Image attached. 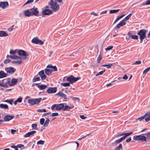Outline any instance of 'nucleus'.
Segmentation results:
<instances>
[{
  "mask_svg": "<svg viewBox=\"0 0 150 150\" xmlns=\"http://www.w3.org/2000/svg\"><path fill=\"white\" fill-rule=\"evenodd\" d=\"M105 70H104L103 71H100L96 75V76H97L100 75H101L102 74L105 72Z\"/></svg>",
  "mask_w": 150,
  "mask_h": 150,
  "instance_id": "47",
  "label": "nucleus"
},
{
  "mask_svg": "<svg viewBox=\"0 0 150 150\" xmlns=\"http://www.w3.org/2000/svg\"><path fill=\"white\" fill-rule=\"evenodd\" d=\"M3 102L8 103L12 105L13 102V99H10V100H3Z\"/></svg>",
  "mask_w": 150,
  "mask_h": 150,
  "instance_id": "36",
  "label": "nucleus"
},
{
  "mask_svg": "<svg viewBox=\"0 0 150 150\" xmlns=\"http://www.w3.org/2000/svg\"><path fill=\"white\" fill-rule=\"evenodd\" d=\"M80 79V77H78L76 78L74 77L73 76L71 75L69 77L67 78V80L70 83H74Z\"/></svg>",
  "mask_w": 150,
  "mask_h": 150,
  "instance_id": "7",
  "label": "nucleus"
},
{
  "mask_svg": "<svg viewBox=\"0 0 150 150\" xmlns=\"http://www.w3.org/2000/svg\"><path fill=\"white\" fill-rule=\"evenodd\" d=\"M147 31L145 29H142L140 30L137 33V35H139L140 39V43H142L143 40L146 37V34Z\"/></svg>",
  "mask_w": 150,
  "mask_h": 150,
  "instance_id": "2",
  "label": "nucleus"
},
{
  "mask_svg": "<svg viewBox=\"0 0 150 150\" xmlns=\"http://www.w3.org/2000/svg\"><path fill=\"white\" fill-rule=\"evenodd\" d=\"M22 98L21 97H20L18 98L16 100L18 102L21 103L22 101Z\"/></svg>",
  "mask_w": 150,
  "mask_h": 150,
  "instance_id": "63",
  "label": "nucleus"
},
{
  "mask_svg": "<svg viewBox=\"0 0 150 150\" xmlns=\"http://www.w3.org/2000/svg\"><path fill=\"white\" fill-rule=\"evenodd\" d=\"M122 149V146L121 144H120L119 146L115 148L114 150H120Z\"/></svg>",
  "mask_w": 150,
  "mask_h": 150,
  "instance_id": "39",
  "label": "nucleus"
},
{
  "mask_svg": "<svg viewBox=\"0 0 150 150\" xmlns=\"http://www.w3.org/2000/svg\"><path fill=\"white\" fill-rule=\"evenodd\" d=\"M11 81V79L10 78H8L2 80V81L0 82V86L8 87L10 82Z\"/></svg>",
  "mask_w": 150,
  "mask_h": 150,
  "instance_id": "6",
  "label": "nucleus"
},
{
  "mask_svg": "<svg viewBox=\"0 0 150 150\" xmlns=\"http://www.w3.org/2000/svg\"><path fill=\"white\" fill-rule=\"evenodd\" d=\"M18 54L23 57L27 56L29 55L28 53L22 50H19L18 52Z\"/></svg>",
  "mask_w": 150,
  "mask_h": 150,
  "instance_id": "10",
  "label": "nucleus"
},
{
  "mask_svg": "<svg viewBox=\"0 0 150 150\" xmlns=\"http://www.w3.org/2000/svg\"><path fill=\"white\" fill-rule=\"evenodd\" d=\"M11 61V60L9 59H6L4 61V63L5 64H6L9 63Z\"/></svg>",
  "mask_w": 150,
  "mask_h": 150,
  "instance_id": "59",
  "label": "nucleus"
},
{
  "mask_svg": "<svg viewBox=\"0 0 150 150\" xmlns=\"http://www.w3.org/2000/svg\"><path fill=\"white\" fill-rule=\"evenodd\" d=\"M102 59V56L101 54L99 55L98 59L97 62L98 63L100 62V60Z\"/></svg>",
  "mask_w": 150,
  "mask_h": 150,
  "instance_id": "50",
  "label": "nucleus"
},
{
  "mask_svg": "<svg viewBox=\"0 0 150 150\" xmlns=\"http://www.w3.org/2000/svg\"><path fill=\"white\" fill-rule=\"evenodd\" d=\"M52 13V11L50 9H45L42 11V13L44 15H50Z\"/></svg>",
  "mask_w": 150,
  "mask_h": 150,
  "instance_id": "13",
  "label": "nucleus"
},
{
  "mask_svg": "<svg viewBox=\"0 0 150 150\" xmlns=\"http://www.w3.org/2000/svg\"><path fill=\"white\" fill-rule=\"evenodd\" d=\"M124 139L122 137H121L119 139L116 140L113 143L115 144H117L119 143H120V142H121Z\"/></svg>",
  "mask_w": 150,
  "mask_h": 150,
  "instance_id": "30",
  "label": "nucleus"
},
{
  "mask_svg": "<svg viewBox=\"0 0 150 150\" xmlns=\"http://www.w3.org/2000/svg\"><path fill=\"white\" fill-rule=\"evenodd\" d=\"M36 76H35L34 77L33 79V82H35L37 81H39L40 80V79L39 77H36Z\"/></svg>",
  "mask_w": 150,
  "mask_h": 150,
  "instance_id": "38",
  "label": "nucleus"
},
{
  "mask_svg": "<svg viewBox=\"0 0 150 150\" xmlns=\"http://www.w3.org/2000/svg\"><path fill=\"white\" fill-rule=\"evenodd\" d=\"M18 79L15 78H13L12 79L11 81L10 82L9 86H14L17 83Z\"/></svg>",
  "mask_w": 150,
  "mask_h": 150,
  "instance_id": "20",
  "label": "nucleus"
},
{
  "mask_svg": "<svg viewBox=\"0 0 150 150\" xmlns=\"http://www.w3.org/2000/svg\"><path fill=\"white\" fill-rule=\"evenodd\" d=\"M24 14L25 16L27 17H29L32 15L31 11L28 10L25 11H24Z\"/></svg>",
  "mask_w": 150,
  "mask_h": 150,
  "instance_id": "26",
  "label": "nucleus"
},
{
  "mask_svg": "<svg viewBox=\"0 0 150 150\" xmlns=\"http://www.w3.org/2000/svg\"><path fill=\"white\" fill-rule=\"evenodd\" d=\"M145 118V117L144 115L135 119V120L137 121L139 120V122L143 120Z\"/></svg>",
  "mask_w": 150,
  "mask_h": 150,
  "instance_id": "43",
  "label": "nucleus"
},
{
  "mask_svg": "<svg viewBox=\"0 0 150 150\" xmlns=\"http://www.w3.org/2000/svg\"><path fill=\"white\" fill-rule=\"evenodd\" d=\"M48 4L50 6L51 8L54 12L57 11L59 9V6L57 2L54 1L53 0H50L48 2Z\"/></svg>",
  "mask_w": 150,
  "mask_h": 150,
  "instance_id": "1",
  "label": "nucleus"
},
{
  "mask_svg": "<svg viewBox=\"0 0 150 150\" xmlns=\"http://www.w3.org/2000/svg\"><path fill=\"white\" fill-rule=\"evenodd\" d=\"M45 71L46 75L50 76L51 75L52 70L51 69H45Z\"/></svg>",
  "mask_w": 150,
  "mask_h": 150,
  "instance_id": "23",
  "label": "nucleus"
},
{
  "mask_svg": "<svg viewBox=\"0 0 150 150\" xmlns=\"http://www.w3.org/2000/svg\"><path fill=\"white\" fill-rule=\"evenodd\" d=\"M19 60L17 61H15L14 60H13L11 62L13 64H18L20 65L21 64V63L22 62V61H21V60L19 59Z\"/></svg>",
  "mask_w": 150,
  "mask_h": 150,
  "instance_id": "31",
  "label": "nucleus"
},
{
  "mask_svg": "<svg viewBox=\"0 0 150 150\" xmlns=\"http://www.w3.org/2000/svg\"><path fill=\"white\" fill-rule=\"evenodd\" d=\"M38 125L36 123L32 124L31 125L32 127V129H35L36 130H38L37 128Z\"/></svg>",
  "mask_w": 150,
  "mask_h": 150,
  "instance_id": "34",
  "label": "nucleus"
},
{
  "mask_svg": "<svg viewBox=\"0 0 150 150\" xmlns=\"http://www.w3.org/2000/svg\"><path fill=\"white\" fill-rule=\"evenodd\" d=\"M8 35L5 31L3 30L0 31V37H6Z\"/></svg>",
  "mask_w": 150,
  "mask_h": 150,
  "instance_id": "24",
  "label": "nucleus"
},
{
  "mask_svg": "<svg viewBox=\"0 0 150 150\" xmlns=\"http://www.w3.org/2000/svg\"><path fill=\"white\" fill-rule=\"evenodd\" d=\"M132 133V132H130L129 133H125V136L122 137L124 139H125V138L128 136H129Z\"/></svg>",
  "mask_w": 150,
  "mask_h": 150,
  "instance_id": "37",
  "label": "nucleus"
},
{
  "mask_svg": "<svg viewBox=\"0 0 150 150\" xmlns=\"http://www.w3.org/2000/svg\"><path fill=\"white\" fill-rule=\"evenodd\" d=\"M49 121L50 120L49 119L46 120L44 123V126L45 127L47 126L49 123Z\"/></svg>",
  "mask_w": 150,
  "mask_h": 150,
  "instance_id": "44",
  "label": "nucleus"
},
{
  "mask_svg": "<svg viewBox=\"0 0 150 150\" xmlns=\"http://www.w3.org/2000/svg\"><path fill=\"white\" fill-rule=\"evenodd\" d=\"M133 139L135 140H140L142 142H145L146 140V137L142 135H135L134 136Z\"/></svg>",
  "mask_w": 150,
  "mask_h": 150,
  "instance_id": "5",
  "label": "nucleus"
},
{
  "mask_svg": "<svg viewBox=\"0 0 150 150\" xmlns=\"http://www.w3.org/2000/svg\"><path fill=\"white\" fill-rule=\"evenodd\" d=\"M125 24L126 23L122 20L114 28V29H119L122 26L125 25Z\"/></svg>",
  "mask_w": 150,
  "mask_h": 150,
  "instance_id": "18",
  "label": "nucleus"
},
{
  "mask_svg": "<svg viewBox=\"0 0 150 150\" xmlns=\"http://www.w3.org/2000/svg\"><path fill=\"white\" fill-rule=\"evenodd\" d=\"M11 147L12 148L14 149L15 150H18L17 146H15L13 145L12 146H11Z\"/></svg>",
  "mask_w": 150,
  "mask_h": 150,
  "instance_id": "62",
  "label": "nucleus"
},
{
  "mask_svg": "<svg viewBox=\"0 0 150 150\" xmlns=\"http://www.w3.org/2000/svg\"><path fill=\"white\" fill-rule=\"evenodd\" d=\"M7 74L3 71H0V78L6 77Z\"/></svg>",
  "mask_w": 150,
  "mask_h": 150,
  "instance_id": "29",
  "label": "nucleus"
},
{
  "mask_svg": "<svg viewBox=\"0 0 150 150\" xmlns=\"http://www.w3.org/2000/svg\"><path fill=\"white\" fill-rule=\"evenodd\" d=\"M34 0H28L23 5V6H25L28 4H31L33 3V2Z\"/></svg>",
  "mask_w": 150,
  "mask_h": 150,
  "instance_id": "41",
  "label": "nucleus"
},
{
  "mask_svg": "<svg viewBox=\"0 0 150 150\" xmlns=\"http://www.w3.org/2000/svg\"><path fill=\"white\" fill-rule=\"evenodd\" d=\"M14 25H13L11 26L9 28L7 29L8 30V31H11L12 30L13 28Z\"/></svg>",
  "mask_w": 150,
  "mask_h": 150,
  "instance_id": "57",
  "label": "nucleus"
},
{
  "mask_svg": "<svg viewBox=\"0 0 150 150\" xmlns=\"http://www.w3.org/2000/svg\"><path fill=\"white\" fill-rule=\"evenodd\" d=\"M57 88L56 87H50L47 90V92L48 93H54L56 92Z\"/></svg>",
  "mask_w": 150,
  "mask_h": 150,
  "instance_id": "15",
  "label": "nucleus"
},
{
  "mask_svg": "<svg viewBox=\"0 0 150 150\" xmlns=\"http://www.w3.org/2000/svg\"><path fill=\"white\" fill-rule=\"evenodd\" d=\"M38 74L40 76L42 80H44L46 79L47 77L44 73V70H42L39 72Z\"/></svg>",
  "mask_w": 150,
  "mask_h": 150,
  "instance_id": "17",
  "label": "nucleus"
},
{
  "mask_svg": "<svg viewBox=\"0 0 150 150\" xmlns=\"http://www.w3.org/2000/svg\"><path fill=\"white\" fill-rule=\"evenodd\" d=\"M36 85L41 90H43L46 88L47 86V85H39L38 83H35L33 84V85Z\"/></svg>",
  "mask_w": 150,
  "mask_h": 150,
  "instance_id": "19",
  "label": "nucleus"
},
{
  "mask_svg": "<svg viewBox=\"0 0 150 150\" xmlns=\"http://www.w3.org/2000/svg\"><path fill=\"white\" fill-rule=\"evenodd\" d=\"M5 70L8 74H13L16 71V69L12 67H6Z\"/></svg>",
  "mask_w": 150,
  "mask_h": 150,
  "instance_id": "9",
  "label": "nucleus"
},
{
  "mask_svg": "<svg viewBox=\"0 0 150 150\" xmlns=\"http://www.w3.org/2000/svg\"><path fill=\"white\" fill-rule=\"evenodd\" d=\"M32 42L34 44H38L40 45H42L44 42L38 39L37 37L34 38L32 40Z\"/></svg>",
  "mask_w": 150,
  "mask_h": 150,
  "instance_id": "8",
  "label": "nucleus"
},
{
  "mask_svg": "<svg viewBox=\"0 0 150 150\" xmlns=\"http://www.w3.org/2000/svg\"><path fill=\"white\" fill-rule=\"evenodd\" d=\"M125 15L124 14H122V15L118 16L114 21V23H113V25L115 24L119 20L123 17Z\"/></svg>",
  "mask_w": 150,
  "mask_h": 150,
  "instance_id": "28",
  "label": "nucleus"
},
{
  "mask_svg": "<svg viewBox=\"0 0 150 150\" xmlns=\"http://www.w3.org/2000/svg\"><path fill=\"white\" fill-rule=\"evenodd\" d=\"M71 98L73 100H78V101H79L80 100L79 98L77 97H74L71 96Z\"/></svg>",
  "mask_w": 150,
  "mask_h": 150,
  "instance_id": "58",
  "label": "nucleus"
},
{
  "mask_svg": "<svg viewBox=\"0 0 150 150\" xmlns=\"http://www.w3.org/2000/svg\"><path fill=\"white\" fill-rule=\"evenodd\" d=\"M10 58L12 59H18L21 60L22 59V57L15 55H11L10 57Z\"/></svg>",
  "mask_w": 150,
  "mask_h": 150,
  "instance_id": "25",
  "label": "nucleus"
},
{
  "mask_svg": "<svg viewBox=\"0 0 150 150\" xmlns=\"http://www.w3.org/2000/svg\"><path fill=\"white\" fill-rule=\"evenodd\" d=\"M150 4V0H147L145 4H143L142 5L144 6V5H149Z\"/></svg>",
  "mask_w": 150,
  "mask_h": 150,
  "instance_id": "56",
  "label": "nucleus"
},
{
  "mask_svg": "<svg viewBox=\"0 0 150 150\" xmlns=\"http://www.w3.org/2000/svg\"><path fill=\"white\" fill-rule=\"evenodd\" d=\"M45 142L44 141H43L42 140H40L37 142V145H40V144L42 145L44 144Z\"/></svg>",
  "mask_w": 150,
  "mask_h": 150,
  "instance_id": "46",
  "label": "nucleus"
},
{
  "mask_svg": "<svg viewBox=\"0 0 150 150\" xmlns=\"http://www.w3.org/2000/svg\"><path fill=\"white\" fill-rule=\"evenodd\" d=\"M45 121V119L44 118H41L40 119V124L41 125H42L44 124V122Z\"/></svg>",
  "mask_w": 150,
  "mask_h": 150,
  "instance_id": "52",
  "label": "nucleus"
},
{
  "mask_svg": "<svg viewBox=\"0 0 150 150\" xmlns=\"http://www.w3.org/2000/svg\"><path fill=\"white\" fill-rule=\"evenodd\" d=\"M14 117V115H7L5 116L4 118V121L5 122H8L12 119Z\"/></svg>",
  "mask_w": 150,
  "mask_h": 150,
  "instance_id": "14",
  "label": "nucleus"
},
{
  "mask_svg": "<svg viewBox=\"0 0 150 150\" xmlns=\"http://www.w3.org/2000/svg\"><path fill=\"white\" fill-rule=\"evenodd\" d=\"M141 63V61L140 60L136 61L135 62L132 64L133 65H139Z\"/></svg>",
  "mask_w": 150,
  "mask_h": 150,
  "instance_id": "53",
  "label": "nucleus"
},
{
  "mask_svg": "<svg viewBox=\"0 0 150 150\" xmlns=\"http://www.w3.org/2000/svg\"><path fill=\"white\" fill-rule=\"evenodd\" d=\"M144 134L147 137L148 139L150 138V132H149L145 134Z\"/></svg>",
  "mask_w": 150,
  "mask_h": 150,
  "instance_id": "60",
  "label": "nucleus"
},
{
  "mask_svg": "<svg viewBox=\"0 0 150 150\" xmlns=\"http://www.w3.org/2000/svg\"><path fill=\"white\" fill-rule=\"evenodd\" d=\"M9 4L7 1H2L0 2V7L4 9L7 8Z\"/></svg>",
  "mask_w": 150,
  "mask_h": 150,
  "instance_id": "11",
  "label": "nucleus"
},
{
  "mask_svg": "<svg viewBox=\"0 0 150 150\" xmlns=\"http://www.w3.org/2000/svg\"><path fill=\"white\" fill-rule=\"evenodd\" d=\"M0 108H3L5 109H8V106L6 104H0Z\"/></svg>",
  "mask_w": 150,
  "mask_h": 150,
  "instance_id": "33",
  "label": "nucleus"
},
{
  "mask_svg": "<svg viewBox=\"0 0 150 150\" xmlns=\"http://www.w3.org/2000/svg\"><path fill=\"white\" fill-rule=\"evenodd\" d=\"M145 117V120L146 122H148L150 120V112H146L144 115Z\"/></svg>",
  "mask_w": 150,
  "mask_h": 150,
  "instance_id": "21",
  "label": "nucleus"
},
{
  "mask_svg": "<svg viewBox=\"0 0 150 150\" xmlns=\"http://www.w3.org/2000/svg\"><path fill=\"white\" fill-rule=\"evenodd\" d=\"M125 133H120L118 134H117V135L115 136V137H120L122 136H123V135L125 136Z\"/></svg>",
  "mask_w": 150,
  "mask_h": 150,
  "instance_id": "54",
  "label": "nucleus"
},
{
  "mask_svg": "<svg viewBox=\"0 0 150 150\" xmlns=\"http://www.w3.org/2000/svg\"><path fill=\"white\" fill-rule=\"evenodd\" d=\"M30 10L32 15H33L36 16H39V12L38 11V8H32Z\"/></svg>",
  "mask_w": 150,
  "mask_h": 150,
  "instance_id": "12",
  "label": "nucleus"
},
{
  "mask_svg": "<svg viewBox=\"0 0 150 150\" xmlns=\"http://www.w3.org/2000/svg\"><path fill=\"white\" fill-rule=\"evenodd\" d=\"M150 69V67L147 68L146 69H145L143 72V74H146Z\"/></svg>",
  "mask_w": 150,
  "mask_h": 150,
  "instance_id": "49",
  "label": "nucleus"
},
{
  "mask_svg": "<svg viewBox=\"0 0 150 150\" xmlns=\"http://www.w3.org/2000/svg\"><path fill=\"white\" fill-rule=\"evenodd\" d=\"M55 95H58L60 97L64 98V100L65 101H66L67 100V98H66V95L62 92H59L58 93L56 94Z\"/></svg>",
  "mask_w": 150,
  "mask_h": 150,
  "instance_id": "22",
  "label": "nucleus"
},
{
  "mask_svg": "<svg viewBox=\"0 0 150 150\" xmlns=\"http://www.w3.org/2000/svg\"><path fill=\"white\" fill-rule=\"evenodd\" d=\"M52 68L53 69L52 71H57V69L56 67L55 66H53V67H52Z\"/></svg>",
  "mask_w": 150,
  "mask_h": 150,
  "instance_id": "64",
  "label": "nucleus"
},
{
  "mask_svg": "<svg viewBox=\"0 0 150 150\" xmlns=\"http://www.w3.org/2000/svg\"><path fill=\"white\" fill-rule=\"evenodd\" d=\"M36 132V131L34 130L29 132L24 135V137H28L30 136H33Z\"/></svg>",
  "mask_w": 150,
  "mask_h": 150,
  "instance_id": "16",
  "label": "nucleus"
},
{
  "mask_svg": "<svg viewBox=\"0 0 150 150\" xmlns=\"http://www.w3.org/2000/svg\"><path fill=\"white\" fill-rule=\"evenodd\" d=\"M37 111L38 112H45L46 110L45 109H39L37 110Z\"/></svg>",
  "mask_w": 150,
  "mask_h": 150,
  "instance_id": "51",
  "label": "nucleus"
},
{
  "mask_svg": "<svg viewBox=\"0 0 150 150\" xmlns=\"http://www.w3.org/2000/svg\"><path fill=\"white\" fill-rule=\"evenodd\" d=\"M113 48V46H108L107 48L105 49V50L106 51L109 50L111 49H112Z\"/></svg>",
  "mask_w": 150,
  "mask_h": 150,
  "instance_id": "55",
  "label": "nucleus"
},
{
  "mask_svg": "<svg viewBox=\"0 0 150 150\" xmlns=\"http://www.w3.org/2000/svg\"><path fill=\"white\" fill-rule=\"evenodd\" d=\"M112 66V64H103L102 65V67H106L107 68H110Z\"/></svg>",
  "mask_w": 150,
  "mask_h": 150,
  "instance_id": "35",
  "label": "nucleus"
},
{
  "mask_svg": "<svg viewBox=\"0 0 150 150\" xmlns=\"http://www.w3.org/2000/svg\"><path fill=\"white\" fill-rule=\"evenodd\" d=\"M42 99L40 98H38L30 99L28 100V103L31 105L38 104L40 102Z\"/></svg>",
  "mask_w": 150,
  "mask_h": 150,
  "instance_id": "4",
  "label": "nucleus"
},
{
  "mask_svg": "<svg viewBox=\"0 0 150 150\" xmlns=\"http://www.w3.org/2000/svg\"><path fill=\"white\" fill-rule=\"evenodd\" d=\"M132 15L131 13L129 14L128 15L126 16L123 19L122 21L124 22L128 20L129 18L131 17Z\"/></svg>",
  "mask_w": 150,
  "mask_h": 150,
  "instance_id": "32",
  "label": "nucleus"
},
{
  "mask_svg": "<svg viewBox=\"0 0 150 150\" xmlns=\"http://www.w3.org/2000/svg\"><path fill=\"white\" fill-rule=\"evenodd\" d=\"M58 115H59V114L57 112L53 113L51 114V115L52 117L57 116H58Z\"/></svg>",
  "mask_w": 150,
  "mask_h": 150,
  "instance_id": "61",
  "label": "nucleus"
},
{
  "mask_svg": "<svg viewBox=\"0 0 150 150\" xmlns=\"http://www.w3.org/2000/svg\"><path fill=\"white\" fill-rule=\"evenodd\" d=\"M17 51V50H11L10 51V53L11 54L14 55L16 53Z\"/></svg>",
  "mask_w": 150,
  "mask_h": 150,
  "instance_id": "42",
  "label": "nucleus"
},
{
  "mask_svg": "<svg viewBox=\"0 0 150 150\" xmlns=\"http://www.w3.org/2000/svg\"><path fill=\"white\" fill-rule=\"evenodd\" d=\"M70 84L69 83H61V85H62L64 87L69 86Z\"/></svg>",
  "mask_w": 150,
  "mask_h": 150,
  "instance_id": "45",
  "label": "nucleus"
},
{
  "mask_svg": "<svg viewBox=\"0 0 150 150\" xmlns=\"http://www.w3.org/2000/svg\"><path fill=\"white\" fill-rule=\"evenodd\" d=\"M131 37L133 39L138 40V37L137 35H131Z\"/></svg>",
  "mask_w": 150,
  "mask_h": 150,
  "instance_id": "48",
  "label": "nucleus"
},
{
  "mask_svg": "<svg viewBox=\"0 0 150 150\" xmlns=\"http://www.w3.org/2000/svg\"><path fill=\"white\" fill-rule=\"evenodd\" d=\"M120 9L110 10L109 11L110 13H114L118 12Z\"/></svg>",
  "mask_w": 150,
  "mask_h": 150,
  "instance_id": "40",
  "label": "nucleus"
},
{
  "mask_svg": "<svg viewBox=\"0 0 150 150\" xmlns=\"http://www.w3.org/2000/svg\"><path fill=\"white\" fill-rule=\"evenodd\" d=\"M64 107V103L54 104L51 106V109L52 110H63Z\"/></svg>",
  "mask_w": 150,
  "mask_h": 150,
  "instance_id": "3",
  "label": "nucleus"
},
{
  "mask_svg": "<svg viewBox=\"0 0 150 150\" xmlns=\"http://www.w3.org/2000/svg\"><path fill=\"white\" fill-rule=\"evenodd\" d=\"M74 108V106H69L68 105H66L64 106L63 108V110L65 111H69L70 109H71Z\"/></svg>",
  "mask_w": 150,
  "mask_h": 150,
  "instance_id": "27",
  "label": "nucleus"
}]
</instances>
